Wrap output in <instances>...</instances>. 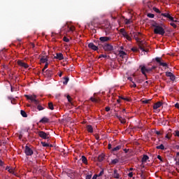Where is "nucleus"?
<instances>
[{
  "label": "nucleus",
  "mask_w": 179,
  "mask_h": 179,
  "mask_svg": "<svg viewBox=\"0 0 179 179\" xmlns=\"http://www.w3.org/2000/svg\"><path fill=\"white\" fill-rule=\"evenodd\" d=\"M152 27H155L154 34H159V36H163L164 34H166V31L164 30V28L159 25L157 22H155L154 24H152Z\"/></svg>",
  "instance_id": "1"
},
{
  "label": "nucleus",
  "mask_w": 179,
  "mask_h": 179,
  "mask_svg": "<svg viewBox=\"0 0 179 179\" xmlns=\"http://www.w3.org/2000/svg\"><path fill=\"white\" fill-rule=\"evenodd\" d=\"M24 97H26V99L27 100H30L31 101V103H34V104L37 105L40 103V101L38 100H37V95H24Z\"/></svg>",
  "instance_id": "2"
},
{
  "label": "nucleus",
  "mask_w": 179,
  "mask_h": 179,
  "mask_svg": "<svg viewBox=\"0 0 179 179\" xmlns=\"http://www.w3.org/2000/svg\"><path fill=\"white\" fill-rule=\"evenodd\" d=\"M102 48L104 50V51H106L108 52H110L111 51H114V46L110 43H103L101 45Z\"/></svg>",
  "instance_id": "3"
},
{
  "label": "nucleus",
  "mask_w": 179,
  "mask_h": 179,
  "mask_svg": "<svg viewBox=\"0 0 179 179\" xmlns=\"http://www.w3.org/2000/svg\"><path fill=\"white\" fill-rule=\"evenodd\" d=\"M155 61L157 62V64H159L160 66H163L164 68H169V64L167 63L164 62V60H163V58L162 57H155Z\"/></svg>",
  "instance_id": "4"
},
{
  "label": "nucleus",
  "mask_w": 179,
  "mask_h": 179,
  "mask_svg": "<svg viewBox=\"0 0 179 179\" xmlns=\"http://www.w3.org/2000/svg\"><path fill=\"white\" fill-rule=\"evenodd\" d=\"M141 36H142V34L141 32H136L134 34V38L138 43V45H141V44H145V42L143 41H141Z\"/></svg>",
  "instance_id": "5"
},
{
  "label": "nucleus",
  "mask_w": 179,
  "mask_h": 179,
  "mask_svg": "<svg viewBox=\"0 0 179 179\" xmlns=\"http://www.w3.org/2000/svg\"><path fill=\"white\" fill-rule=\"evenodd\" d=\"M38 136L42 138V139H50V133H45L43 131H40L38 132Z\"/></svg>",
  "instance_id": "6"
},
{
  "label": "nucleus",
  "mask_w": 179,
  "mask_h": 179,
  "mask_svg": "<svg viewBox=\"0 0 179 179\" xmlns=\"http://www.w3.org/2000/svg\"><path fill=\"white\" fill-rule=\"evenodd\" d=\"M110 40H111V38L108 36H101L99 38L100 42H99V45H102L101 43H107V41H110Z\"/></svg>",
  "instance_id": "7"
},
{
  "label": "nucleus",
  "mask_w": 179,
  "mask_h": 179,
  "mask_svg": "<svg viewBox=\"0 0 179 179\" xmlns=\"http://www.w3.org/2000/svg\"><path fill=\"white\" fill-rule=\"evenodd\" d=\"M24 153L27 156H31L34 153L33 150L30 148L29 146L26 145L25 146V150H24Z\"/></svg>",
  "instance_id": "8"
},
{
  "label": "nucleus",
  "mask_w": 179,
  "mask_h": 179,
  "mask_svg": "<svg viewBox=\"0 0 179 179\" xmlns=\"http://www.w3.org/2000/svg\"><path fill=\"white\" fill-rule=\"evenodd\" d=\"M166 76H167L168 78H170V79H171V80H172V82H174V80H176V76L170 71L166 72Z\"/></svg>",
  "instance_id": "9"
},
{
  "label": "nucleus",
  "mask_w": 179,
  "mask_h": 179,
  "mask_svg": "<svg viewBox=\"0 0 179 179\" xmlns=\"http://www.w3.org/2000/svg\"><path fill=\"white\" fill-rule=\"evenodd\" d=\"M140 69L141 73H143V70L145 69L147 72V73H149V72H152V69L151 68H146L145 66H140Z\"/></svg>",
  "instance_id": "10"
},
{
  "label": "nucleus",
  "mask_w": 179,
  "mask_h": 179,
  "mask_svg": "<svg viewBox=\"0 0 179 179\" xmlns=\"http://www.w3.org/2000/svg\"><path fill=\"white\" fill-rule=\"evenodd\" d=\"M88 47L91 49L93 50V51H97L99 50V47L96 46L94 43H90L88 44Z\"/></svg>",
  "instance_id": "11"
},
{
  "label": "nucleus",
  "mask_w": 179,
  "mask_h": 179,
  "mask_svg": "<svg viewBox=\"0 0 179 179\" xmlns=\"http://www.w3.org/2000/svg\"><path fill=\"white\" fill-rule=\"evenodd\" d=\"M17 64L20 66H22V68H25V69H27V68H29V64H26L24 62H22L21 60H19L17 62Z\"/></svg>",
  "instance_id": "12"
},
{
  "label": "nucleus",
  "mask_w": 179,
  "mask_h": 179,
  "mask_svg": "<svg viewBox=\"0 0 179 179\" xmlns=\"http://www.w3.org/2000/svg\"><path fill=\"white\" fill-rule=\"evenodd\" d=\"M44 76H46V78H51L52 76V71L51 70H46L43 73Z\"/></svg>",
  "instance_id": "13"
},
{
  "label": "nucleus",
  "mask_w": 179,
  "mask_h": 179,
  "mask_svg": "<svg viewBox=\"0 0 179 179\" xmlns=\"http://www.w3.org/2000/svg\"><path fill=\"white\" fill-rule=\"evenodd\" d=\"M39 122L41 124H48V122H50V119L47 117H43L40 121Z\"/></svg>",
  "instance_id": "14"
},
{
  "label": "nucleus",
  "mask_w": 179,
  "mask_h": 179,
  "mask_svg": "<svg viewBox=\"0 0 179 179\" xmlns=\"http://www.w3.org/2000/svg\"><path fill=\"white\" fill-rule=\"evenodd\" d=\"M55 59H59V61H62L64 59V55L62 53H57L55 56Z\"/></svg>",
  "instance_id": "15"
},
{
  "label": "nucleus",
  "mask_w": 179,
  "mask_h": 179,
  "mask_svg": "<svg viewBox=\"0 0 179 179\" xmlns=\"http://www.w3.org/2000/svg\"><path fill=\"white\" fill-rule=\"evenodd\" d=\"M145 43H141L138 45L139 50L143 51V52H148L149 51V49H145V45H143Z\"/></svg>",
  "instance_id": "16"
},
{
  "label": "nucleus",
  "mask_w": 179,
  "mask_h": 179,
  "mask_svg": "<svg viewBox=\"0 0 179 179\" xmlns=\"http://www.w3.org/2000/svg\"><path fill=\"white\" fill-rule=\"evenodd\" d=\"M113 178H120V173H118V171L117 169L113 171Z\"/></svg>",
  "instance_id": "17"
},
{
  "label": "nucleus",
  "mask_w": 179,
  "mask_h": 179,
  "mask_svg": "<svg viewBox=\"0 0 179 179\" xmlns=\"http://www.w3.org/2000/svg\"><path fill=\"white\" fill-rule=\"evenodd\" d=\"M162 102H157L156 103H155V105L153 106V108L154 110H157V108H159V107H162Z\"/></svg>",
  "instance_id": "18"
},
{
  "label": "nucleus",
  "mask_w": 179,
  "mask_h": 179,
  "mask_svg": "<svg viewBox=\"0 0 179 179\" xmlns=\"http://www.w3.org/2000/svg\"><path fill=\"white\" fill-rule=\"evenodd\" d=\"M148 160H149V156L144 155L141 160L142 163H146Z\"/></svg>",
  "instance_id": "19"
},
{
  "label": "nucleus",
  "mask_w": 179,
  "mask_h": 179,
  "mask_svg": "<svg viewBox=\"0 0 179 179\" xmlns=\"http://www.w3.org/2000/svg\"><path fill=\"white\" fill-rule=\"evenodd\" d=\"M81 160L84 164H87V158H86V157H85V155H83L81 157Z\"/></svg>",
  "instance_id": "20"
},
{
  "label": "nucleus",
  "mask_w": 179,
  "mask_h": 179,
  "mask_svg": "<svg viewBox=\"0 0 179 179\" xmlns=\"http://www.w3.org/2000/svg\"><path fill=\"white\" fill-rule=\"evenodd\" d=\"M90 100H91V101H92L93 103H99V101H100V99H99L94 98V97H93V96H92V97L90 98Z\"/></svg>",
  "instance_id": "21"
},
{
  "label": "nucleus",
  "mask_w": 179,
  "mask_h": 179,
  "mask_svg": "<svg viewBox=\"0 0 179 179\" xmlns=\"http://www.w3.org/2000/svg\"><path fill=\"white\" fill-rule=\"evenodd\" d=\"M48 59L44 56L41 59V62H42V64H48Z\"/></svg>",
  "instance_id": "22"
},
{
  "label": "nucleus",
  "mask_w": 179,
  "mask_h": 179,
  "mask_svg": "<svg viewBox=\"0 0 179 179\" xmlns=\"http://www.w3.org/2000/svg\"><path fill=\"white\" fill-rule=\"evenodd\" d=\"M87 131H88L90 134H92L93 127H92V125H87Z\"/></svg>",
  "instance_id": "23"
},
{
  "label": "nucleus",
  "mask_w": 179,
  "mask_h": 179,
  "mask_svg": "<svg viewBox=\"0 0 179 179\" xmlns=\"http://www.w3.org/2000/svg\"><path fill=\"white\" fill-rule=\"evenodd\" d=\"M41 143L42 146H43V148H50V143H48L41 141Z\"/></svg>",
  "instance_id": "24"
},
{
  "label": "nucleus",
  "mask_w": 179,
  "mask_h": 179,
  "mask_svg": "<svg viewBox=\"0 0 179 179\" xmlns=\"http://www.w3.org/2000/svg\"><path fill=\"white\" fill-rule=\"evenodd\" d=\"M20 114L22 117H24V118H27V113H26V111L22 110L20 111Z\"/></svg>",
  "instance_id": "25"
},
{
  "label": "nucleus",
  "mask_w": 179,
  "mask_h": 179,
  "mask_svg": "<svg viewBox=\"0 0 179 179\" xmlns=\"http://www.w3.org/2000/svg\"><path fill=\"white\" fill-rule=\"evenodd\" d=\"M123 37H124V38L127 39L128 41H132V38H131V36H129L128 33H127Z\"/></svg>",
  "instance_id": "26"
},
{
  "label": "nucleus",
  "mask_w": 179,
  "mask_h": 179,
  "mask_svg": "<svg viewBox=\"0 0 179 179\" xmlns=\"http://www.w3.org/2000/svg\"><path fill=\"white\" fill-rule=\"evenodd\" d=\"M104 160V154H101L98 157L99 162H103Z\"/></svg>",
  "instance_id": "27"
},
{
  "label": "nucleus",
  "mask_w": 179,
  "mask_h": 179,
  "mask_svg": "<svg viewBox=\"0 0 179 179\" xmlns=\"http://www.w3.org/2000/svg\"><path fill=\"white\" fill-rule=\"evenodd\" d=\"M121 149V145H117L112 149V152H117Z\"/></svg>",
  "instance_id": "28"
},
{
  "label": "nucleus",
  "mask_w": 179,
  "mask_h": 179,
  "mask_svg": "<svg viewBox=\"0 0 179 179\" xmlns=\"http://www.w3.org/2000/svg\"><path fill=\"white\" fill-rule=\"evenodd\" d=\"M120 162V160L118 159H113L110 162V164H117Z\"/></svg>",
  "instance_id": "29"
},
{
  "label": "nucleus",
  "mask_w": 179,
  "mask_h": 179,
  "mask_svg": "<svg viewBox=\"0 0 179 179\" xmlns=\"http://www.w3.org/2000/svg\"><path fill=\"white\" fill-rule=\"evenodd\" d=\"M48 108L50 110H54V104L52 103V102L48 103Z\"/></svg>",
  "instance_id": "30"
},
{
  "label": "nucleus",
  "mask_w": 179,
  "mask_h": 179,
  "mask_svg": "<svg viewBox=\"0 0 179 179\" xmlns=\"http://www.w3.org/2000/svg\"><path fill=\"white\" fill-rule=\"evenodd\" d=\"M120 32L123 36L127 34V31H125V29L124 28L120 29Z\"/></svg>",
  "instance_id": "31"
},
{
  "label": "nucleus",
  "mask_w": 179,
  "mask_h": 179,
  "mask_svg": "<svg viewBox=\"0 0 179 179\" xmlns=\"http://www.w3.org/2000/svg\"><path fill=\"white\" fill-rule=\"evenodd\" d=\"M69 82V78L66 77L64 78V81L63 82L64 85H68V83Z\"/></svg>",
  "instance_id": "32"
},
{
  "label": "nucleus",
  "mask_w": 179,
  "mask_h": 179,
  "mask_svg": "<svg viewBox=\"0 0 179 179\" xmlns=\"http://www.w3.org/2000/svg\"><path fill=\"white\" fill-rule=\"evenodd\" d=\"M156 148H157V149H160L161 150H164V145L163 144H161L160 145H158Z\"/></svg>",
  "instance_id": "33"
},
{
  "label": "nucleus",
  "mask_w": 179,
  "mask_h": 179,
  "mask_svg": "<svg viewBox=\"0 0 179 179\" xmlns=\"http://www.w3.org/2000/svg\"><path fill=\"white\" fill-rule=\"evenodd\" d=\"M119 121L121 122V124H125L127 122V120L122 118V117H121V118H119Z\"/></svg>",
  "instance_id": "34"
},
{
  "label": "nucleus",
  "mask_w": 179,
  "mask_h": 179,
  "mask_svg": "<svg viewBox=\"0 0 179 179\" xmlns=\"http://www.w3.org/2000/svg\"><path fill=\"white\" fill-rule=\"evenodd\" d=\"M44 107H43L41 105H38L37 106V109L38 110V111H43V110H44Z\"/></svg>",
  "instance_id": "35"
},
{
  "label": "nucleus",
  "mask_w": 179,
  "mask_h": 179,
  "mask_svg": "<svg viewBox=\"0 0 179 179\" xmlns=\"http://www.w3.org/2000/svg\"><path fill=\"white\" fill-rule=\"evenodd\" d=\"M169 15H170V13H162L161 16H164V17L168 18Z\"/></svg>",
  "instance_id": "36"
},
{
  "label": "nucleus",
  "mask_w": 179,
  "mask_h": 179,
  "mask_svg": "<svg viewBox=\"0 0 179 179\" xmlns=\"http://www.w3.org/2000/svg\"><path fill=\"white\" fill-rule=\"evenodd\" d=\"M153 10H154V12H156V13H162L160 10H159V8H157L156 7H153Z\"/></svg>",
  "instance_id": "37"
},
{
  "label": "nucleus",
  "mask_w": 179,
  "mask_h": 179,
  "mask_svg": "<svg viewBox=\"0 0 179 179\" xmlns=\"http://www.w3.org/2000/svg\"><path fill=\"white\" fill-rule=\"evenodd\" d=\"M8 173H10V174L15 175V169H14L10 168V169H8Z\"/></svg>",
  "instance_id": "38"
},
{
  "label": "nucleus",
  "mask_w": 179,
  "mask_h": 179,
  "mask_svg": "<svg viewBox=\"0 0 179 179\" xmlns=\"http://www.w3.org/2000/svg\"><path fill=\"white\" fill-rule=\"evenodd\" d=\"M66 99H67L69 103H72V98L71 97V96L67 95Z\"/></svg>",
  "instance_id": "39"
},
{
  "label": "nucleus",
  "mask_w": 179,
  "mask_h": 179,
  "mask_svg": "<svg viewBox=\"0 0 179 179\" xmlns=\"http://www.w3.org/2000/svg\"><path fill=\"white\" fill-rule=\"evenodd\" d=\"M147 16L148 17H150V19H153V17H155V14L148 13Z\"/></svg>",
  "instance_id": "40"
},
{
  "label": "nucleus",
  "mask_w": 179,
  "mask_h": 179,
  "mask_svg": "<svg viewBox=\"0 0 179 179\" xmlns=\"http://www.w3.org/2000/svg\"><path fill=\"white\" fill-rule=\"evenodd\" d=\"M119 99H121L122 100H125L126 101H129V99L124 98V96H119Z\"/></svg>",
  "instance_id": "41"
},
{
  "label": "nucleus",
  "mask_w": 179,
  "mask_h": 179,
  "mask_svg": "<svg viewBox=\"0 0 179 179\" xmlns=\"http://www.w3.org/2000/svg\"><path fill=\"white\" fill-rule=\"evenodd\" d=\"M104 174V169H102L100 173L97 175L98 177H101Z\"/></svg>",
  "instance_id": "42"
},
{
  "label": "nucleus",
  "mask_w": 179,
  "mask_h": 179,
  "mask_svg": "<svg viewBox=\"0 0 179 179\" xmlns=\"http://www.w3.org/2000/svg\"><path fill=\"white\" fill-rule=\"evenodd\" d=\"M63 41H65V43H69V38H68L66 36H64Z\"/></svg>",
  "instance_id": "43"
},
{
  "label": "nucleus",
  "mask_w": 179,
  "mask_h": 179,
  "mask_svg": "<svg viewBox=\"0 0 179 179\" xmlns=\"http://www.w3.org/2000/svg\"><path fill=\"white\" fill-rule=\"evenodd\" d=\"M170 24L173 27V29H177V24L174 22H171Z\"/></svg>",
  "instance_id": "44"
},
{
  "label": "nucleus",
  "mask_w": 179,
  "mask_h": 179,
  "mask_svg": "<svg viewBox=\"0 0 179 179\" xmlns=\"http://www.w3.org/2000/svg\"><path fill=\"white\" fill-rule=\"evenodd\" d=\"M167 19H169V20H170L171 22L174 21V17H172L171 15H169V16L167 17Z\"/></svg>",
  "instance_id": "45"
},
{
  "label": "nucleus",
  "mask_w": 179,
  "mask_h": 179,
  "mask_svg": "<svg viewBox=\"0 0 179 179\" xmlns=\"http://www.w3.org/2000/svg\"><path fill=\"white\" fill-rule=\"evenodd\" d=\"M108 57H109L110 56H107V55H101L99 58H107Z\"/></svg>",
  "instance_id": "46"
},
{
  "label": "nucleus",
  "mask_w": 179,
  "mask_h": 179,
  "mask_svg": "<svg viewBox=\"0 0 179 179\" xmlns=\"http://www.w3.org/2000/svg\"><path fill=\"white\" fill-rule=\"evenodd\" d=\"M120 57H124V55H127V53L124 51H120Z\"/></svg>",
  "instance_id": "47"
},
{
  "label": "nucleus",
  "mask_w": 179,
  "mask_h": 179,
  "mask_svg": "<svg viewBox=\"0 0 179 179\" xmlns=\"http://www.w3.org/2000/svg\"><path fill=\"white\" fill-rule=\"evenodd\" d=\"M125 24H131V20L126 19L125 20Z\"/></svg>",
  "instance_id": "48"
},
{
  "label": "nucleus",
  "mask_w": 179,
  "mask_h": 179,
  "mask_svg": "<svg viewBox=\"0 0 179 179\" xmlns=\"http://www.w3.org/2000/svg\"><path fill=\"white\" fill-rule=\"evenodd\" d=\"M146 70L145 69H144L143 70V73H143V75H144V76L145 77V79H148V75H146Z\"/></svg>",
  "instance_id": "49"
},
{
  "label": "nucleus",
  "mask_w": 179,
  "mask_h": 179,
  "mask_svg": "<svg viewBox=\"0 0 179 179\" xmlns=\"http://www.w3.org/2000/svg\"><path fill=\"white\" fill-rule=\"evenodd\" d=\"M157 158L159 159V160H160V162H164V160H163V158H162V156H160V155H157Z\"/></svg>",
  "instance_id": "50"
},
{
  "label": "nucleus",
  "mask_w": 179,
  "mask_h": 179,
  "mask_svg": "<svg viewBox=\"0 0 179 179\" xmlns=\"http://www.w3.org/2000/svg\"><path fill=\"white\" fill-rule=\"evenodd\" d=\"M131 51H133V52H138V48H131Z\"/></svg>",
  "instance_id": "51"
},
{
  "label": "nucleus",
  "mask_w": 179,
  "mask_h": 179,
  "mask_svg": "<svg viewBox=\"0 0 179 179\" xmlns=\"http://www.w3.org/2000/svg\"><path fill=\"white\" fill-rule=\"evenodd\" d=\"M92 178V174H88L85 176V179H91Z\"/></svg>",
  "instance_id": "52"
},
{
  "label": "nucleus",
  "mask_w": 179,
  "mask_h": 179,
  "mask_svg": "<svg viewBox=\"0 0 179 179\" xmlns=\"http://www.w3.org/2000/svg\"><path fill=\"white\" fill-rule=\"evenodd\" d=\"M94 136L96 141H100V136H99V134H95Z\"/></svg>",
  "instance_id": "53"
},
{
  "label": "nucleus",
  "mask_w": 179,
  "mask_h": 179,
  "mask_svg": "<svg viewBox=\"0 0 179 179\" xmlns=\"http://www.w3.org/2000/svg\"><path fill=\"white\" fill-rule=\"evenodd\" d=\"M5 165V162H3L1 159H0V166L1 167H3V166Z\"/></svg>",
  "instance_id": "54"
},
{
  "label": "nucleus",
  "mask_w": 179,
  "mask_h": 179,
  "mask_svg": "<svg viewBox=\"0 0 179 179\" xmlns=\"http://www.w3.org/2000/svg\"><path fill=\"white\" fill-rule=\"evenodd\" d=\"M128 176H129L130 178H132V177H134V173L130 172V173L128 174Z\"/></svg>",
  "instance_id": "55"
},
{
  "label": "nucleus",
  "mask_w": 179,
  "mask_h": 179,
  "mask_svg": "<svg viewBox=\"0 0 179 179\" xmlns=\"http://www.w3.org/2000/svg\"><path fill=\"white\" fill-rule=\"evenodd\" d=\"M105 110H106V111L107 113H108V111H110V110H111V109H110V106H106V108H105Z\"/></svg>",
  "instance_id": "56"
},
{
  "label": "nucleus",
  "mask_w": 179,
  "mask_h": 179,
  "mask_svg": "<svg viewBox=\"0 0 179 179\" xmlns=\"http://www.w3.org/2000/svg\"><path fill=\"white\" fill-rule=\"evenodd\" d=\"M150 101V100H144L143 101V103H144V104H148V103Z\"/></svg>",
  "instance_id": "57"
},
{
  "label": "nucleus",
  "mask_w": 179,
  "mask_h": 179,
  "mask_svg": "<svg viewBox=\"0 0 179 179\" xmlns=\"http://www.w3.org/2000/svg\"><path fill=\"white\" fill-rule=\"evenodd\" d=\"M175 133V136H179V131H176Z\"/></svg>",
  "instance_id": "58"
},
{
  "label": "nucleus",
  "mask_w": 179,
  "mask_h": 179,
  "mask_svg": "<svg viewBox=\"0 0 179 179\" xmlns=\"http://www.w3.org/2000/svg\"><path fill=\"white\" fill-rule=\"evenodd\" d=\"M128 80H130V82H134V78H132V77H129L127 78Z\"/></svg>",
  "instance_id": "59"
},
{
  "label": "nucleus",
  "mask_w": 179,
  "mask_h": 179,
  "mask_svg": "<svg viewBox=\"0 0 179 179\" xmlns=\"http://www.w3.org/2000/svg\"><path fill=\"white\" fill-rule=\"evenodd\" d=\"M116 118H117L118 120H120V118H121V116L118 115V113H116L115 115Z\"/></svg>",
  "instance_id": "60"
},
{
  "label": "nucleus",
  "mask_w": 179,
  "mask_h": 179,
  "mask_svg": "<svg viewBox=\"0 0 179 179\" xmlns=\"http://www.w3.org/2000/svg\"><path fill=\"white\" fill-rule=\"evenodd\" d=\"M97 177H99V176H97V174H95V175H94V176L92 177V179H97Z\"/></svg>",
  "instance_id": "61"
},
{
  "label": "nucleus",
  "mask_w": 179,
  "mask_h": 179,
  "mask_svg": "<svg viewBox=\"0 0 179 179\" xmlns=\"http://www.w3.org/2000/svg\"><path fill=\"white\" fill-rule=\"evenodd\" d=\"M133 85H131V87H136V84L135 82H132Z\"/></svg>",
  "instance_id": "62"
},
{
  "label": "nucleus",
  "mask_w": 179,
  "mask_h": 179,
  "mask_svg": "<svg viewBox=\"0 0 179 179\" xmlns=\"http://www.w3.org/2000/svg\"><path fill=\"white\" fill-rule=\"evenodd\" d=\"M175 107H176V108H178V109H179V103H176L175 104Z\"/></svg>",
  "instance_id": "63"
},
{
  "label": "nucleus",
  "mask_w": 179,
  "mask_h": 179,
  "mask_svg": "<svg viewBox=\"0 0 179 179\" xmlns=\"http://www.w3.org/2000/svg\"><path fill=\"white\" fill-rule=\"evenodd\" d=\"M155 134H156V135H162V133H160V131H156Z\"/></svg>",
  "instance_id": "64"
}]
</instances>
